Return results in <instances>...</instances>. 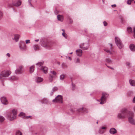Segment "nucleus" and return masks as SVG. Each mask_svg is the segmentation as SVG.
<instances>
[{
    "instance_id": "f257e3e1",
    "label": "nucleus",
    "mask_w": 135,
    "mask_h": 135,
    "mask_svg": "<svg viewBox=\"0 0 135 135\" xmlns=\"http://www.w3.org/2000/svg\"><path fill=\"white\" fill-rule=\"evenodd\" d=\"M17 114V110L13 109L7 112L6 117L9 120L12 121L16 119Z\"/></svg>"
},
{
    "instance_id": "f03ea898",
    "label": "nucleus",
    "mask_w": 135,
    "mask_h": 135,
    "mask_svg": "<svg viewBox=\"0 0 135 135\" xmlns=\"http://www.w3.org/2000/svg\"><path fill=\"white\" fill-rule=\"evenodd\" d=\"M128 112L126 109H122L118 114L117 116V118L118 119H124L127 117Z\"/></svg>"
},
{
    "instance_id": "7ed1b4c3",
    "label": "nucleus",
    "mask_w": 135,
    "mask_h": 135,
    "mask_svg": "<svg viewBox=\"0 0 135 135\" xmlns=\"http://www.w3.org/2000/svg\"><path fill=\"white\" fill-rule=\"evenodd\" d=\"M11 72L8 70H4L0 74V80L3 81L5 80L11 74Z\"/></svg>"
},
{
    "instance_id": "20e7f679",
    "label": "nucleus",
    "mask_w": 135,
    "mask_h": 135,
    "mask_svg": "<svg viewBox=\"0 0 135 135\" xmlns=\"http://www.w3.org/2000/svg\"><path fill=\"white\" fill-rule=\"evenodd\" d=\"M128 120L129 122L131 124L135 125V119L134 118V113L131 111L128 112Z\"/></svg>"
},
{
    "instance_id": "39448f33",
    "label": "nucleus",
    "mask_w": 135,
    "mask_h": 135,
    "mask_svg": "<svg viewBox=\"0 0 135 135\" xmlns=\"http://www.w3.org/2000/svg\"><path fill=\"white\" fill-rule=\"evenodd\" d=\"M109 94L107 93L103 92L102 93V96L100 98V104H103L105 103Z\"/></svg>"
},
{
    "instance_id": "423d86ee",
    "label": "nucleus",
    "mask_w": 135,
    "mask_h": 135,
    "mask_svg": "<svg viewBox=\"0 0 135 135\" xmlns=\"http://www.w3.org/2000/svg\"><path fill=\"white\" fill-rule=\"evenodd\" d=\"M115 42L117 46L120 49H122L123 47L122 42L120 39L118 37H116L115 38Z\"/></svg>"
},
{
    "instance_id": "0eeeda50",
    "label": "nucleus",
    "mask_w": 135,
    "mask_h": 135,
    "mask_svg": "<svg viewBox=\"0 0 135 135\" xmlns=\"http://www.w3.org/2000/svg\"><path fill=\"white\" fill-rule=\"evenodd\" d=\"M57 74L54 71H50L49 74V80L50 82H52L54 78L56 77Z\"/></svg>"
},
{
    "instance_id": "6e6552de",
    "label": "nucleus",
    "mask_w": 135,
    "mask_h": 135,
    "mask_svg": "<svg viewBox=\"0 0 135 135\" xmlns=\"http://www.w3.org/2000/svg\"><path fill=\"white\" fill-rule=\"evenodd\" d=\"M19 46L20 50L21 51H25L27 49V47L25 42L23 41H21L19 43Z\"/></svg>"
},
{
    "instance_id": "1a4fd4ad",
    "label": "nucleus",
    "mask_w": 135,
    "mask_h": 135,
    "mask_svg": "<svg viewBox=\"0 0 135 135\" xmlns=\"http://www.w3.org/2000/svg\"><path fill=\"white\" fill-rule=\"evenodd\" d=\"M53 102L62 103V96L58 95L55 98L52 100Z\"/></svg>"
},
{
    "instance_id": "9d476101",
    "label": "nucleus",
    "mask_w": 135,
    "mask_h": 135,
    "mask_svg": "<svg viewBox=\"0 0 135 135\" xmlns=\"http://www.w3.org/2000/svg\"><path fill=\"white\" fill-rule=\"evenodd\" d=\"M0 100L2 103L4 105H7L8 103L7 99L4 97H2L0 98Z\"/></svg>"
},
{
    "instance_id": "9b49d317",
    "label": "nucleus",
    "mask_w": 135,
    "mask_h": 135,
    "mask_svg": "<svg viewBox=\"0 0 135 135\" xmlns=\"http://www.w3.org/2000/svg\"><path fill=\"white\" fill-rule=\"evenodd\" d=\"M12 4L14 6L18 7L21 4V1L20 0H13Z\"/></svg>"
},
{
    "instance_id": "f8f14e48",
    "label": "nucleus",
    "mask_w": 135,
    "mask_h": 135,
    "mask_svg": "<svg viewBox=\"0 0 135 135\" xmlns=\"http://www.w3.org/2000/svg\"><path fill=\"white\" fill-rule=\"evenodd\" d=\"M87 44L84 43H81L79 45V47L84 50H87L88 48V45L86 46Z\"/></svg>"
},
{
    "instance_id": "ddd939ff",
    "label": "nucleus",
    "mask_w": 135,
    "mask_h": 135,
    "mask_svg": "<svg viewBox=\"0 0 135 135\" xmlns=\"http://www.w3.org/2000/svg\"><path fill=\"white\" fill-rule=\"evenodd\" d=\"M23 67L22 66H20L17 68L15 71V73L17 74H20L22 72V69Z\"/></svg>"
},
{
    "instance_id": "4468645a",
    "label": "nucleus",
    "mask_w": 135,
    "mask_h": 135,
    "mask_svg": "<svg viewBox=\"0 0 135 135\" xmlns=\"http://www.w3.org/2000/svg\"><path fill=\"white\" fill-rule=\"evenodd\" d=\"M107 128L106 127L104 126H102L100 127L98 130V133L100 134H102L104 133L105 131L104 130L106 129Z\"/></svg>"
},
{
    "instance_id": "2eb2a0df",
    "label": "nucleus",
    "mask_w": 135,
    "mask_h": 135,
    "mask_svg": "<svg viewBox=\"0 0 135 135\" xmlns=\"http://www.w3.org/2000/svg\"><path fill=\"white\" fill-rule=\"evenodd\" d=\"M82 50L80 49H78L76 51L77 56L79 57H81L82 54Z\"/></svg>"
},
{
    "instance_id": "dca6fc26",
    "label": "nucleus",
    "mask_w": 135,
    "mask_h": 135,
    "mask_svg": "<svg viewBox=\"0 0 135 135\" xmlns=\"http://www.w3.org/2000/svg\"><path fill=\"white\" fill-rule=\"evenodd\" d=\"M40 70H42L45 74H46L47 73L48 68L45 66H42L40 67Z\"/></svg>"
},
{
    "instance_id": "f3484780",
    "label": "nucleus",
    "mask_w": 135,
    "mask_h": 135,
    "mask_svg": "<svg viewBox=\"0 0 135 135\" xmlns=\"http://www.w3.org/2000/svg\"><path fill=\"white\" fill-rule=\"evenodd\" d=\"M117 130L114 128H112L110 129L109 130V133L110 134H114L117 133Z\"/></svg>"
},
{
    "instance_id": "a211bd4d",
    "label": "nucleus",
    "mask_w": 135,
    "mask_h": 135,
    "mask_svg": "<svg viewBox=\"0 0 135 135\" xmlns=\"http://www.w3.org/2000/svg\"><path fill=\"white\" fill-rule=\"evenodd\" d=\"M39 101L42 103L47 104L49 102L48 100L45 98H44L39 100Z\"/></svg>"
},
{
    "instance_id": "6ab92c4d",
    "label": "nucleus",
    "mask_w": 135,
    "mask_h": 135,
    "mask_svg": "<svg viewBox=\"0 0 135 135\" xmlns=\"http://www.w3.org/2000/svg\"><path fill=\"white\" fill-rule=\"evenodd\" d=\"M44 63V62L42 61L38 62L36 63V65L37 66V67L38 68V69L40 70V67H42V65Z\"/></svg>"
},
{
    "instance_id": "aec40b11",
    "label": "nucleus",
    "mask_w": 135,
    "mask_h": 135,
    "mask_svg": "<svg viewBox=\"0 0 135 135\" xmlns=\"http://www.w3.org/2000/svg\"><path fill=\"white\" fill-rule=\"evenodd\" d=\"M58 90V88L56 86H55L52 89L51 92L50 93V94L51 96L56 91Z\"/></svg>"
},
{
    "instance_id": "412c9836",
    "label": "nucleus",
    "mask_w": 135,
    "mask_h": 135,
    "mask_svg": "<svg viewBox=\"0 0 135 135\" xmlns=\"http://www.w3.org/2000/svg\"><path fill=\"white\" fill-rule=\"evenodd\" d=\"M18 79V77L14 76H12L9 78V79L11 81L17 80Z\"/></svg>"
},
{
    "instance_id": "4be33fe9",
    "label": "nucleus",
    "mask_w": 135,
    "mask_h": 135,
    "mask_svg": "<svg viewBox=\"0 0 135 135\" xmlns=\"http://www.w3.org/2000/svg\"><path fill=\"white\" fill-rule=\"evenodd\" d=\"M78 111H79V112L83 113L88 112V111H87L86 109L85 108H84L83 107H82V108L79 109L78 110Z\"/></svg>"
},
{
    "instance_id": "5701e85b",
    "label": "nucleus",
    "mask_w": 135,
    "mask_h": 135,
    "mask_svg": "<svg viewBox=\"0 0 135 135\" xmlns=\"http://www.w3.org/2000/svg\"><path fill=\"white\" fill-rule=\"evenodd\" d=\"M57 18L58 20L62 22L64 19V17L63 15H58L57 16Z\"/></svg>"
},
{
    "instance_id": "b1692460",
    "label": "nucleus",
    "mask_w": 135,
    "mask_h": 135,
    "mask_svg": "<svg viewBox=\"0 0 135 135\" xmlns=\"http://www.w3.org/2000/svg\"><path fill=\"white\" fill-rule=\"evenodd\" d=\"M129 82L131 86H135V80L130 79L129 80Z\"/></svg>"
},
{
    "instance_id": "393cba45",
    "label": "nucleus",
    "mask_w": 135,
    "mask_h": 135,
    "mask_svg": "<svg viewBox=\"0 0 135 135\" xmlns=\"http://www.w3.org/2000/svg\"><path fill=\"white\" fill-rule=\"evenodd\" d=\"M20 36L18 35H14V37L12 39L13 40H15L16 42H17L20 38Z\"/></svg>"
},
{
    "instance_id": "a878e982",
    "label": "nucleus",
    "mask_w": 135,
    "mask_h": 135,
    "mask_svg": "<svg viewBox=\"0 0 135 135\" xmlns=\"http://www.w3.org/2000/svg\"><path fill=\"white\" fill-rule=\"evenodd\" d=\"M104 50L105 51L107 52L110 55L113 54L114 53V51L112 50V51H110L107 49H104Z\"/></svg>"
},
{
    "instance_id": "bb28decb",
    "label": "nucleus",
    "mask_w": 135,
    "mask_h": 135,
    "mask_svg": "<svg viewBox=\"0 0 135 135\" xmlns=\"http://www.w3.org/2000/svg\"><path fill=\"white\" fill-rule=\"evenodd\" d=\"M130 50L133 51H135V45L133 44H131L129 46Z\"/></svg>"
},
{
    "instance_id": "cd10ccee",
    "label": "nucleus",
    "mask_w": 135,
    "mask_h": 135,
    "mask_svg": "<svg viewBox=\"0 0 135 135\" xmlns=\"http://www.w3.org/2000/svg\"><path fill=\"white\" fill-rule=\"evenodd\" d=\"M41 45L47 49H49V47L48 46L47 44L45 42H44L42 43Z\"/></svg>"
},
{
    "instance_id": "c85d7f7f",
    "label": "nucleus",
    "mask_w": 135,
    "mask_h": 135,
    "mask_svg": "<svg viewBox=\"0 0 135 135\" xmlns=\"http://www.w3.org/2000/svg\"><path fill=\"white\" fill-rule=\"evenodd\" d=\"M42 81V78L40 77H38L36 79V81L37 83L41 82Z\"/></svg>"
},
{
    "instance_id": "c756f323",
    "label": "nucleus",
    "mask_w": 135,
    "mask_h": 135,
    "mask_svg": "<svg viewBox=\"0 0 135 135\" xmlns=\"http://www.w3.org/2000/svg\"><path fill=\"white\" fill-rule=\"evenodd\" d=\"M105 62L109 64H111L112 63V60L110 58H107L105 60Z\"/></svg>"
},
{
    "instance_id": "7c9ffc66",
    "label": "nucleus",
    "mask_w": 135,
    "mask_h": 135,
    "mask_svg": "<svg viewBox=\"0 0 135 135\" xmlns=\"http://www.w3.org/2000/svg\"><path fill=\"white\" fill-rule=\"evenodd\" d=\"M74 61L76 64H80V60L79 58H77L75 59Z\"/></svg>"
},
{
    "instance_id": "2f4dec72",
    "label": "nucleus",
    "mask_w": 135,
    "mask_h": 135,
    "mask_svg": "<svg viewBox=\"0 0 135 135\" xmlns=\"http://www.w3.org/2000/svg\"><path fill=\"white\" fill-rule=\"evenodd\" d=\"M33 48L35 50H38L39 49V47L38 45H35L33 46Z\"/></svg>"
},
{
    "instance_id": "473e14b6",
    "label": "nucleus",
    "mask_w": 135,
    "mask_h": 135,
    "mask_svg": "<svg viewBox=\"0 0 135 135\" xmlns=\"http://www.w3.org/2000/svg\"><path fill=\"white\" fill-rule=\"evenodd\" d=\"M34 65L31 66L30 68V71L31 73H32L33 72L34 70Z\"/></svg>"
},
{
    "instance_id": "72a5a7b5",
    "label": "nucleus",
    "mask_w": 135,
    "mask_h": 135,
    "mask_svg": "<svg viewBox=\"0 0 135 135\" xmlns=\"http://www.w3.org/2000/svg\"><path fill=\"white\" fill-rule=\"evenodd\" d=\"M18 115L22 118H24L25 117V114L22 112H21Z\"/></svg>"
},
{
    "instance_id": "f704fd0d",
    "label": "nucleus",
    "mask_w": 135,
    "mask_h": 135,
    "mask_svg": "<svg viewBox=\"0 0 135 135\" xmlns=\"http://www.w3.org/2000/svg\"><path fill=\"white\" fill-rule=\"evenodd\" d=\"M65 76V75L63 74L61 75L60 77V79L61 80H63Z\"/></svg>"
},
{
    "instance_id": "c9c22d12",
    "label": "nucleus",
    "mask_w": 135,
    "mask_h": 135,
    "mask_svg": "<svg viewBox=\"0 0 135 135\" xmlns=\"http://www.w3.org/2000/svg\"><path fill=\"white\" fill-rule=\"evenodd\" d=\"M127 30L129 33L132 32V29L131 27H128L127 28Z\"/></svg>"
},
{
    "instance_id": "e433bc0d",
    "label": "nucleus",
    "mask_w": 135,
    "mask_h": 135,
    "mask_svg": "<svg viewBox=\"0 0 135 135\" xmlns=\"http://www.w3.org/2000/svg\"><path fill=\"white\" fill-rule=\"evenodd\" d=\"M22 133L19 130H18L16 132V135H22Z\"/></svg>"
},
{
    "instance_id": "4c0bfd02",
    "label": "nucleus",
    "mask_w": 135,
    "mask_h": 135,
    "mask_svg": "<svg viewBox=\"0 0 135 135\" xmlns=\"http://www.w3.org/2000/svg\"><path fill=\"white\" fill-rule=\"evenodd\" d=\"M5 120L4 118L2 116H0V122H2Z\"/></svg>"
},
{
    "instance_id": "58836bf2",
    "label": "nucleus",
    "mask_w": 135,
    "mask_h": 135,
    "mask_svg": "<svg viewBox=\"0 0 135 135\" xmlns=\"http://www.w3.org/2000/svg\"><path fill=\"white\" fill-rule=\"evenodd\" d=\"M62 36L65 37L66 38H67V35L66 33L64 32H63L62 34Z\"/></svg>"
},
{
    "instance_id": "ea45409f",
    "label": "nucleus",
    "mask_w": 135,
    "mask_h": 135,
    "mask_svg": "<svg viewBox=\"0 0 135 135\" xmlns=\"http://www.w3.org/2000/svg\"><path fill=\"white\" fill-rule=\"evenodd\" d=\"M131 2L132 1L131 0H128L127 1V3L128 4H131Z\"/></svg>"
},
{
    "instance_id": "a19ab883",
    "label": "nucleus",
    "mask_w": 135,
    "mask_h": 135,
    "mask_svg": "<svg viewBox=\"0 0 135 135\" xmlns=\"http://www.w3.org/2000/svg\"><path fill=\"white\" fill-rule=\"evenodd\" d=\"M103 23L104 26H106L108 25L107 23L105 21H104Z\"/></svg>"
},
{
    "instance_id": "79ce46f5",
    "label": "nucleus",
    "mask_w": 135,
    "mask_h": 135,
    "mask_svg": "<svg viewBox=\"0 0 135 135\" xmlns=\"http://www.w3.org/2000/svg\"><path fill=\"white\" fill-rule=\"evenodd\" d=\"M31 0H28V2L29 5L31 6H32V5L31 3Z\"/></svg>"
},
{
    "instance_id": "37998d69",
    "label": "nucleus",
    "mask_w": 135,
    "mask_h": 135,
    "mask_svg": "<svg viewBox=\"0 0 135 135\" xmlns=\"http://www.w3.org/2000/svg\"><path fill=\"white\" fill-rule=\"evenodd\" d=\"M30 42L29 40H26V43L28 44L30 43Z\"/></svg>"
},
{
    "instance_id": "c03bdc74",
    "label": "nucleus",
    "mask_w": 135,
    "mask_h": 135,
    "mask_svg": "<svg viewBox=\"0 0 135 135\" xmlns=\"http://www.w3.org/2000/svg\"><path fill=\"white\" fill-rule=\"evenodd\" d=\"M75 89V85L73 84H72V89L73 90Z\"/></svg>"
},
{
    "instance_id": "a18cd8bd",
    "label": "nucleus",
    "mask_w": 135,
    "mask_h": 135,
    "mask_svg": "<svg viewBox=\"0 0 135 135\" xmlns=\"http://www.w3.org/2000/svg\"><path fill=\"white\" fill-rule=\"evenodd\" d=\"M126 64V66H129L130 65V63L129 62H127Z\"/></svg>"
},
{
    "instance_id": "49530a36",
    "label": "nucleus",
    "mask_w": 135,
    "mask_h": 135,
    "mask_svg": "<svg viewBox=\"0 0 135 135\" xmlns=\"http://www.w3.org/2000/svg\"><path fill=\"white\" fill-rule=\"evenodd\" d=\"M133 32L134 33L133 36L135 38V27L133 28Z\"/></svg>"
},
{
    "instance_id": "de8ad7c7",
    "label": "nucleus",
    "mask_w": 135,
    "mask_h": 135,
    "mask_svg": "<svg viewBox=\"0 0 135 135\" xmlns=\"http://www.w3.org/2000/svg\"><path fill=\"white\" fill-rule=\"evenodd\" d=\"M26 117V119H28V118H30L31 119H32V117L31 116H26V117Z\"/></svg>"
},
{
    "instance_id": "09e8293b",
    "label": "nucleus",
    "mask_w": 135,
    "mask_h": 135,
    "mask_svg": "<svg viewBox=\"0 0 135 135\" xmlns=\"http://www.w3.org/2000/svg\"><path fill=\"white\" fill-rule=\"evenodd\" d=\"M6 56L8 57H9L10 56V54L9 53H7L6 55Z\"/></svg>"
},
{
    "instance_id": "8fccbe9b",
    "label": "nucleus",
    "mask_w": 135,
    "mask_h": 135,
    "mask_svg": "<svg viewBox=\"0 0 135 135\" xmlns=\"http://www.w3.org/2000/svg\"><path fill=\"white\" fill-rule=\"evenodd\" d=\"M62 65L63 66L67 67L66 65L64 63H63L62 64Z\"/></svg>"
},
{
    "instance_id": "3c124183",
    "label": "nucleus",
    "mask_w": 135,
    "mask_h": 135,
    "mask_svg": "<svg viewBox=\"0 0 135 135\" xmlns=\"http://www.w3.org/2000/svg\"><path fill=\"white\" fill-rule=\"evenodd\" d=\"M107 67L109 68V69H112V70H114V69L112 67L110 66H107Z\"/></svg>"
},
{
    "instance_id": "603ef678",
    "label": "nucleus",
    "mask_w": 135,
    "mask_h": 135,
    "mask_svg": "<svg viewBox=\"0 0 135 135\" xmlns=\"http://www.w3.org/2000/svg\"><path fill=\"white\" fill-rule=\"evenodd\" d=\"M132 102L134 103H135V96L134 97V98L133 99Z\"/></svg>"
},
{
    "instance_id": "864d4df0",
    "label": "nucleus",
    "mask_w": 135,
    "mask_h": 135,
    "mask_svg": "<svg viewBox=\"0 0 135 135\" xmlns=\"http://www.w3.org/2000/svg\"><path fill=\"white\" fill-rule=\"evenodd\" d=\"M110 50H112V44H110Z\"/></svg>"
},
{
    "instance_id": "5fc2aeb1",
    "label": "nucleus",
    "mask_w": 135,
    "mask_h": 135,
    "mask_svg": "<svg viewBox=\"0 0 135 135\" xmlns=\"http://www.w3.org/2000/svg\"><path fill=\"white\" fill-rule=\"evenodd\" d=\"M2 16V13L0 11V19L1 18Z\"/></svg>"
},
{
    "instance_id": "6e6d98bb",
    "label": "nucleus",
    "mask_w": 135,
    "mask_h": 135,
    "mask_svg": "<svg viewBox=\"0 0 135 135\" xmlns=\"http://www.w3.org/2000/svg\"><path fill=\"white\" fill-rule=\"evenodd\" d=\"M111 6L112 7H115L116 6V5L115 4H113Z\"/></svg>"
},
{
    "instance_id": "4d7b16f0",
    "label": "nucleus",
    "mask_w": 135,
    "mask_h": 135,
    "mask_svg": "<svg viewBox=\"0 0 135 135\" xmlns=\"http://www.w3.org/2000/svg\"><path fill=\"white\" fill-rule=\"evenodd\" d=\"M70 23H72L73 22V21H72V20H70Z\"/></svg>"
},
{
    "instance_id": "13d9d810",
    "label": "nucleus",
    "mask_w": 135,
    "mask_h": 135,
    "mask_svg": "<svg viewBox=\"0 0 135 135\" xmlns=\"http://www.w3.org/2000/svg\"><path fill=\"white\" fill-rule=\"evenodd\" d=\"M39 41V39H37V40H35V41H36V42H38Z\"/></svg>"
},
{
    "instance_id": "bf43d9fd",
    "label": "nucleus",
    "mask_w": 135,
    "mask_h": 135,
    "mask_svg": "<svg viewBox=\"0 0 135 135\" xmlns=\"http://www.w3.org/2000/svg\"><path fill=\"white\" fill-rule=\"evenodd\" d=\"M103 3L104 4L105 3L104 0H102Z\"/></svg>"
},
{
    "instance_id": "052dcab7",
    "label": "nucleus",
    "mask_w": 135,
    "mask_h": 135,
    "mask_svg": "<svg viewBox=\"0 0 135 135\" xmlns=\"http://www.w3.org/2000/svg\"><path fill=\"white\" fill-rule=\"evenodd\" d=\"M133 109L135 111V106L133 108Z\"/></svg>"
},
{
    "instance_id": "680f3d73",
    "label": "nucleus",
    "mask_w": 135,
    "mask_h": 135,
    "mask_svg": "<svg viewBox=\"0 0 135 135\" xmlns=\"http://www.w3.org/2000/svg\"><path fill=\"white\" fill-rule=\"evenodd\" d=\"M69 59L70 60H71V58L70 57H69Z\"/></svg>"
},
{
    "instance_id": "e2e57ef3",
    "label": "nucleus",
    "mask_w": 135,
    "mask_h": 135,
    "mask_svg": "<svg viewBox=\"0 0 135 135\" xmlns=\"http://www.w3.org/2000/svg\"><path fill=\"white\" fill-rule=\"evenodd\" d=\"M62 31H63L64 32V30L63 29H62Z\"/></svg>"
},
{
    "instance_id": "0e129e2a",
    "label": "nucleus",
    "mask_w": 135,
    "mask_h": 135,
    "mask_svg": "<svg viewBox=\"0 0 135 135\" xmlns=\"http://www.w3.org/2000/svg\"><path fill=\"white\" fill-rule=\"evenodd\" d=\"M72 53H73V52H71V53H70V54H72Z\"/></svg>"
},
{
    "instance_id": "69168bd1",
    "label": "nucleus",
    "mask_w": 135,
    "mask_h": 135,
    "mask_svg": "<svg viewBox=\"0 0 135 135\" xmlns=\"http://www.w3.org/2000/svg\"><path fill=\"white\" fill-rule=\"evenodd\" d=\"M98 100V101H99H99H100L99 100Z\"/></svg>"
},
{
    "instance_id": "338daca9",
    "label": "nucleus",
    "mask_w": 135,
    "mask_h": 135,
    "mask_svg": "<svg viewBox=\"0 0 135 135\" xmlns=\"http://www.w3.org/2000/svg\"><path fill=\"white\" fill-rule=\"evenodd\" d=\"M97 124H98V122H97Z\"/></svg>"
},
{
    "instance_id": "774afa93",
    "label": "nucleus",
    "mask_w": 135,
    "mask_h": 135,
    "mask_svg": "<svg viewBox=\"0 0 135 135\" xmlns=\"http://www.w3.org/2000/svg\"><path fill=\"white\" fill-rule=\"evenodd\" d=\"M134 3H135V1L134 2Z\"/></svg>"
}]
</instances>
